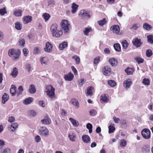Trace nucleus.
Listing matches in <instances>:
<instances>
[{
  "instance_id": "nucleus-1",
  "label": "nucleus",
  "mask_w": 153,
  "mask_h": 153,
  "mask_svg": "<svg viewBox=\"0 0 153 153\" xmlns=\"http://www.w3.org/2000/svg\"><path fill=\"white\" fill-rule=\"evenodd\" d=\"M58 27L56 23L53 24L51 27V31L53 36L57 38L60 37L63 33L62 30L58 29Z\"/></svg>"
},
{
  "instance_id": "nucleus-2",
  "label": "nucleus",
  "mask_w": 153,
  "mask_h": 153,
  "mask_svg": "<svg viewBox=\"0 0 153 153\" xmlns=\"http://www.w3.org/2000/svg\"><path fill=\"white\" fill-rule=\"evenodd\" d=\"M20 54V50H16L13 48L11 49L8 52V55L14 60L19 59V57Z\"/></svg>"
},
{
  "instance_id": "nucleus-3",
  "label": "nucleus",
  "mask_w": 153,
  "mask_h": 153,
  "mask_svg": "<svg viewBox=\"0 0 153 153\" xmlns=\"http://www.w3.org/2000/svg\"><path fill=\"white\" fill-rule=\"evenodd\" d=\"M61 28L64 33H67L69 31L70 24L67 20H62L61 24Z\"/></svg>"
},
{
  "instance_id": "nucleus-4",
  "label": "nucleus",
  "mask_w": 153,
  "mask_h": 153,
  "mask_svg": "<svg viewBox=\"0 0 153 153\" xmlns=\"http://www.w3.org/2000/svg\"><path fill=\"white\" fill-rule=\"evenodd\" d=\"M55 89L51 85H49L46 87V92L51 98H53L54 97L55 94Z\"/></svg>"
},
{
  "instance_id": "nucleus-5",
  "label": "nucleus",
  "mask_w": 153,
  "mask_h": 153,
  "mask_svg": "<svg viewBox=\"0 0 153 153\" xmlns=\"http://www.w3.org/2000/svg\"><path fill=\"white\" fill-rule=\"evenodd\" d=\"M79 16L82 19H86L90 17V13L87 10H82L79 11Z\"/></svg>"
},
{
  "instance_id": "nucleus-6",
  "label": "nucleus",
  "mask_w": 153,
  "mask_h": 153,
  "mask_svg": "<svg viewBox=\"0 0 153 153\" xmlns=\"http://www.w3.org/2000/svg\"><path fill=\"white\" fill-rule=\"evenodd\" d=\"M141 134L143 137L145 139H148L151 137L150 131L147 128L143 129L141 131Z\"/></svg>"
},
{
  "instance_id": "nucleus-7",
  "label": "nucleus",
  "mask_w": 153,
  "mask_h": 153,
  "mask_svg": "<svg viewBox=\"0 0 153 153\" xmlns=\"http://www.w3.org/2000/svg\"><path fill=\"white\" fill-rule=\"evenodd\" d=\"M39 133L41 135H42L45 136H48L49 135L48 130L45 127H42L40 129Z\"/></svg>"
},
{
  "instance_id": "nucleus-8",
  "label": "nucleus",
  "mask_w": 153,
  "mask_h": 153,
  "mask_svg": "<svg viewBox=\"0 0 153 153\" xmlns=\"http://www.w3.org/2000/svg\"><path fill=\"white\" fill-rule=\"evenodd\" d=\"M141 39L137 38L134 39L132 40V43L137 48L140 47L142 44L141 42Z\"/></svg>"
},
{
  "instance_id": "nucleus-9",
  "label": "nucleus",
  "mask_w": 153,
  "mask_h": 153,
  "mask_svg": "<svg viewBox=\"0 0 153 153\" xmlns=\"http://www.w3.org/2000/svg\"><path fill=\"white\" fill-rule=\"evenodd\" d=\"M53 45L49 42L46 43L45 47L44 48L45 51L47 52H50L52 50Z\"/></svg>"
},
{
  "instance_id": "nucleus-10",
  "label": "nucleus",
  "mask_w": 153,
  "mask_h": 153,
  "mask_svg": "<svg viewBox=\"0 0 153 153\" xmlns=\"http://www.w3.org/2000/svg\"><path fill=\"white\" fill-rule=\"evenodd\" d=\"M110 30L113 33L118 34L120 32V28L119 25H114L111 27Z\"/></svg>"
},
{
  "instance_id": "nucleus-11",
  "label": "nucleus",
  "mask_w": 153,
  "mask_h": 153,
  "mask_svg": "<svg viewBox=\"0 0 153 153\" xmlns=\"http://www.w3.org/2000/svg\"><path fill=\"white\" fill-rule=\"evenodd\" d=\"M102 71L104 74L108 76L111 74V69L108 66H106L103 68Z\"/></svg>"
},
{
  "instance_id": "nucleus-12",
  "label": "nucleus",
  "mask_w": 153,
  "mask_h": 153,
  "mask_svg": "<svg viewBox=\"0 0 153 153\" xmlns=\"http://www.w3.org/2000/svg\"><path fill=\"white\" fill-rule=\"evenodd\" d=\"M132 82L130 79H128L124 81L123 86L126 89H128L132 84Z\"/></svg>"
},
{
  "instance_id": "nucleus-13",
  "label": "nucleus",
  "mask_w": 153,
  "mask_h": 153,
  "mask_svg": "<svg viewBox=\"0 0 153 153\" xmlns=\"http://www.w3.org/2000/svg\"><path fill=\"white\" fill-rule=\"evenodd\" d=\"M74 77V76L73 74L70 72L68 74L65 75L64 78L65 80L71 81L73 79Z\"/></svg>"
},
{
  "instance_id": "nucleus-14",
  "label": "nucleus",
  "mask_w": 153,
  "mask_h": 153,
  "mask_svg": "<svg viewBox=\"0 0 153 153\" xmlns=\"http://www.w3.org/2000/svg\"><path fill=\"white\" fill-rule=\"evenodd\" d=\"M32 18V17L31 16H25L23 17V22L25 24H27L31 22Z\"/></svg>"
},
{
  "instance_id": "nucleus-15",
  "label": "nucleus",
  "mask_w": 153,
  "mask_h": 153,
  "mask_svg": "<svg viewBox=\"0 0 153 153\" xmlns=\"http://www.w3.org/2000/svg\"><path fill=\"white\" fill-rule=\"evenodd\" d=\"M94 88L92 86H89L87 88L86 93L88 95L91 96L93 94L92 92Z\"/></svg>"
},
{
  "instance_id": "nucleus-16",
  "label": "nucleus",
  "mask_w": 153,
  "mask_h": 153,
  "mask_svg": "<svg viewBox=\"0 0 153 153\" xmlns=\"http://www.w3.org/2000/svg\"><path fill=\"white\" fill-rule=\"evenodd\" d=\"M51 120L48 116H46L45 117V119L41 120V122L44 124L48 125L51 123Z\"/></svg>"
},
{
  "instance_id": "nucleus-17",
  "label": "nucleus",
  "mask_w": 153,
  "mask_h": 153,
  "mask_svg": "<svg viewBox=\"0 0 153 153\" xmlns=\"http://www.w3.org/2000/svg\"><path fill=\"white\" fill-rule=\"evenodd\" d=\"M82 140L84 143H88L90 142L91 138L88 135L85 134L82 136Z\"/></svg>"
},
{
  "instance_id": "nucleus-18",
  "label": "nucleus",
  "mask_w": 153,
  "mask_h": 153,
  "mask_svg": "<svg viewBox=\"0 0 153 153\" xmlns=\"http://www.w3.org/2000/svg\"><path fill=\"white\" fill-rule=\"evenodd\" d=\"M108 61L110 65L112 66H116L117 65V61L115 58H111L109 59Z\"/></svg>"
},
{
  "instance_id": "nucleus-19",
  "label": "nucleus",
  "mask_w": 153,
  "mask_h": 153,
  "mask_svg": "<svg viewBox=\"0 0 153 153\" xmlns=\"http://www.w3.org/2000/svg\"><path fill=\"white\" fill-rule=\"evenodd\" d=\"M28 91L30 94H34L36 91V89L35 85L33 84L30 85Z\"/></svg>"
},
{
  "instance_id": "nucleus-20",
  "label": "nucleus",
  "mask_w": 153,
  "mask_h": 153,
  "mask_svg": "<svg viewBox=\"0 0 153 153\" xmlns=\"http://www.w3.org/2000/svg\"><path fill=\"white\" fill-rule=\"evenodd\" d=\"M9 96L6 93H5L4 94L2 97V102L3 104L5 103L9 99Z\"/></svg>"
},
{
  "instance_id": "nucleus-21",
  "label": "nucleus",
  "mask_w": 153,
  "mask_h": 153,
  "mask_svg": "<svg viewBox=\"0 0 153 153\" xmlns=\"http://www.w3.org/2000/svg\"><path fill=\"white\" fill-rule=\"evenodd\" d=\"M23 11L20 9H17L15 10L13 13V14L16 16H21L22 15Z\"/></svg>"
},
{
  "instance_id": "nucleus-22",
  "label": "nucleus",
  "mask_w": 153,
  "mask_h": 153,
  "mask_svg": "<svg viewBox=\"0 0 153 153\" xmlns=\"http://www.w3.org/2000/svg\"><path fill=\"white\" fill-rule=\"evenodd\" d=\"M78 6L75 3H73L71 6L72 9L71 12L72 13H74L77 11Z\"/></svg>"
},
{
  "instance_id": "nucleus-23",
  "label": "nucleus",
  "mask_w": 153,
  "mask_h": 153,
  "mask_svg": "<svg viewBox=\"0 0 153 153\" xmlns=\"http://www.w3.org/2000/svg\"><path fill=\"white\" fill-rule=\"evenodd\" d=\"M68 45L67 42H64L59 45V47L60 50H62L67 47Z\"/></svg>"
},
{
  "instance_id": "nucleus-24",
  "label": "nucleus",
  "mask_w": 153,
  "mask_h": 153,
  "mask_svg": "<svg viewBox=\"0 0 153 153\" xmlns=\"http://www.w3.org/2000/svg\"><path fill=\"white\" fill-rule=\"evenodd\" d=\"M33 99L31 97H29L25 99L23 101L24 104L28 105L31 103L33 101Z\"/></svg>"
},
{
  "instance_id": "nucleus-25",
  "label": "nucleus",
  "mask_w": 153,
  "mask_h": 153,
  "mask_svg": "<svg viewBox=\"0 0 153 153\" xmlns=\"http://www.w3.org/2000/svg\"><path fill=\"white\" fill-rule=\"evenodd\" d=\"M71 102L76 108H78L79 107V103L77 100L73 99L71 100Z\"/></svg>"
},
{
  "instance_id": "nucleus-26",
  "label": "nucleus",
  "mask_w": 153,
  "mask_h": 153,
  "mask_svg": "<svg viewBox=\"0 0 153 153\" xmlns=\"http://www.w3.org/2000/svg\"><path fill=\"white\" fill-rule=\"evenodd\" d=\"M16 87L13 85H12L10 90V92L12 96H14L16 95Z\"/></svg>"
},
{
  "instance_id": "nucleus-27",
  "label": "nucleus",
  "mask_w": 153,
  "mask_h": 153,
  "mask_svg": "<svg viewBox=\"0 0 153 153\" xmlns=\"http://www.w3.org/2000/svg\"><path fill=\"white\" fill-rule=\"evenodd\" d=\"M18 69L16 68L15 67L13 69V71L11 74L13 78H16L18 75Z\"/></svg>"
},
{
  "instance_id": "nucleus-28",
  "label": "nucleus",
  "mask_w": 153,
  "mask_h": 153,
  "mask_svg": "<svg viewBox=\"0 0 153 153\" xmlns=\"http://www.w3.org/2000/svg\"><path fill=\"white\" fill-rule=\"evenodd\" d=\"M68 137L70 140L72 141H74L76 136L75 134L73 133H70L68 134Z\"/></svg>"
},
{
  "instance_id": "nucleus-29",
  "label": "nucleus",
  "mask_w": 153,
  "mask_h": 153,
  "mask_svg": "<svg viewBox=\"0 0 153 153\" xmlns=\"http://www.w3.org/2000/svg\"><path fill=\"white\" fill-rule=\"evenodd\" d=\"M40 61L42 65L43 64L46 65L47 64L48 62V59L46 57H42L40 58Z\"/></svg>"
},
{
  "instance_id": "nucleus-30",
  "label": "nucleus",
  "mask_w": 153,
  "mask_h": 153,
  "mask_svg": "<svg viewBox=\"0 0 153 153\" xmlns=\"http://www.w3.org/2000/svg\"><path fill=\"white\" fill-rule=\"evenodd\" d=\"M69 120L74 126L77 127L79 126V123L77 121H76L72 118H69Z\"/></svg>"
},
{
  "instance_id": "nucleus-31",
  "label": "nucleus",
  "mask_w": 153,
  "mask_h": 153,
  "mask_svg": "<svg viewBox=\"0 0 153 153\" xmlns=\"http://www.w3.org/2000/svg\"><path fill=\"white\" fill-rule=\"evenodd\" d=\"M125 71L127 74L131 75L134 71V69L133 68L128 67L125 69Z\"/></svg>"
},
{
  "instance_id": "nucleus-32",
  "label": "nucleus",
  "mask_w": 153,
  "mask_h": 153,
  "mask_svg": "<svg viewBox=\"0 0 153 153\" xmlns=\"http://www.w3.org/2000/svg\"><path fill=\"white\" fill-rule=\"evenodd\" d=\"M108 99L105 94H103L100 97V101L102 103V102H106L108 101Z\"/></svg>"
},
{
  "instance_id": "nucleus-33",
  "label": "nucleus",
  "mask_w": 153,
  "mask_h": 153,
  "mask_svg": "<svg viewBox=\"0 0 153 153\" xmlns=\"http://www.w3.org/2000/svg\"><path fill=\"white\" fill-rule=\"evenodd\" d=\"M23 90L24 89L23 86L22 85L19 86L18 88V91L16 92L17 96H18L21 94Z\"/></svg>"
},
{
  "instance_id": "nucleus-34",
  "label": "nucleus",
  "mask_w": 153,
  "mask_h": 153,
  "mask_svg": "<svg viewBox=\"0 0 153 153\" xmlns=\"http://www.w3.org/2000/svg\"><path fill=\"white\" fill-rule=\"evenodd\" d=\"M114 48L116 51L119 52L121 51V47L119 44L117 43L114 44Z\"/></svg>"
},
{
  "instance_id": "nucleus-35",
  "label": "nucleus",
  "mask_w": 153,
  "mask_h": 153,
  "mask_svg": "<svg viewBox=\"0 0 153 153\" xmlns=\"http://www.w3.org/2000/svg\"><path fill=\"white\" fill-rule=\"evenodd\" d=\"M15 27L17 30H20L22 29V25L19 22H17L15 23Z\"/></svg>"
},
{
  "instance_id": "nucleus-36",
  "label": "nucleus",
  "mask_w": 153,
  "mask_h": 153,
  "mask_svg": "<svg viewBox=\"0 0 153 153\" xmlns=\"http://www.w3.org/2000/svg\"><path fill=\"white\" fill-rule=\"evenodd\" d=\"M142 149L143 152H148L150 151V147L149 145H145L143 146L142 148Z\"/></svg>"
},
{
  "instance_id": "nucleus-37",
  "label": "nucleus",
  "mask_w": 153,
  "mask_h": 153,
  "mask_svg": "<svg viewBox=\"0 0 153 153\" xmlns=\"http://www.w3.org/2000/svg\"><path fill=\"white\" fill-rule=\"evenodd\" d=\"M143 27L145 29L149 30L152 29V27L147 23H145L143 25Z\"/></svg>"
},
{
  "instance_id": "nucleus-38",
  "label": "nucleus",
  "mask_w": 153,
  "mask_h": 153,
  "mask_svg": "<svg viewBox=\"0 0 153 153\" xmlns=\"http://www.w3.org/2000/svg\"><path fill=\"white\" fill-rule=\"evenodd\" d=\"M106 22L105 18H103L102 20L98 21L97 22L99 25L100 26H103L106 23Z\"/></svg>"
},
{
  "instance_id": "nucleus-39",
  "label": "nucleus",
  "mask_w": 153,
  "mask_h": 153,
  "mask_svg": "<svg viewBox=\"0 0 153 153\" xmlns=\"http://www.w3.org/2000/svg\"><path fill=\"white\" fill-rule=\"evenodd\" d=\"M123 48L124 49H126L128 47V44L126 40L123 41L121 42Z\"/></svg>"
},
{
  "instance_id": "nucleus-40",
  "label": "nucleus",
  "mask_w": 153,
  "mask_h": 153,
  "mask_svg": "<svg viewBox=\"0 0 153 153\" xmlns=\"http://www.w3.org/2000/svg\"><path fill=\"white\" fill-rule=\"evenodd\" d=\"M72 58L74 59L76 61V63L78 65L80 62V59L79 57L77 55H75L72 57Z\"/></svg>"
},
{
  "instance_id": "nucleus-41",
  "label": "nucleus",
  "mask_w": 153,
  "mask_h": 153,
  "mask_svg": "<svg viewBox=\"0 0 153 153\" xmlns=\"http://www.w3.org/2000/svg\"><path fill=\"white\" fill-rule=\"evenodd\" d=\"M18 124L17 123H13L11 126L10 129L12 131H14L18 127Z\"/></svg>"
},
{
  "instance_id": "nucleus-42",
  "label": "nucleus",
  "mask_w": 153,
  "mask_h": 153,
  "mask_svg": "<svg viewBox=\"0 0 153 153\" xmlns=\"http://www.w3.org/2000/svg\"><path fill=\"white\" fill-rule=\"evenodd\" d=\"M148 42L150 44H153V36L152 35H149L147 36Z\"/></svg>"
},
{
  "instance_id": "nucleus-43",
  "label": "nucleus",
  "mask_w": 153,
  "mask_h": 153,
  "mask_svg": "<svg viewBox=\"0 0 153 153\" xmlns=\"http://www.w3.org/2000/svg\"><path fill=\"white\" fill-rule=\"evenodd\" d=\"M108 133L111 134L113 133L115 130V128L113 126L110 125L108 127Z\"/></svg>"
},
{
  "instance_id": "nucleus-44",
  "label": "nucleus",
  "mask_w": 153,
  "mask_h": 153,
  "mask_svg": "<svg viewBox=\"0 0 153 153\" xmlns=\"http://www.w3.org/2000/svg\"><path fill=\"white\" fill-rule=\"evenodd\" d=\"M153 53L152 50L151 49H147L146 51V55L147 57H150L152 55Z\"/></svg>"
},
{
  "instance_id": "nucleus-45",
  "label": "nucleus",
  "mask_w": 153,
  "mask_h": 153,
  "mask_svg": "<svg viewBox=\"0 0 153 153\" xmlns=\"http://www.w3.org/2000/svg\"><path fill=\"white\" fill-rule=\"evenodd\" d=\"M142 83L144 85H150V82L149 79L145 78L143 80Z\"/></svg>"
},
{
  "instance_id": "nucleus-46",
  "label": "nucleus",
  "mask_w": 153,
  "mask_h": 153,
  "mask_svg": "<svg viewBox=\"0 0 153 153\" xmlns=\"http://www.w3.org/2000/svg\"><path fill=\"white\" fill-rule=\"evenodd\" d=\"M134 59L139 64L143 63L144 61L143 59L140 57H137L134 58Z\"/></svg>"
},
{
  "instance_id": "nucleus-47",
  "label": "nucleus",
  "mask_w": 153,
  "mask_h": 153,
  "mask_svg": "<svg viewBox=\"0 0 153 153\" xmlns=\"http://www.w3.org/2000/svg\"><path fill=\"white\" fill-rule=\"evenodd\" d=\"M86 128L89 130V132L90 133H92V126L90 123H88L86 125Z\"/></svg>"
},
{
  "instance_id": "nucleus-48",
  "label": "nucleus",
  "mask_w": 153,
  "mask_h": 153,
  "mask_svg": "<svg viewBox=\"0 0 153 153\" xmlns=\"http://www.w3.org/2000/svg\"><path fill=\"white\" fill-rule=\"evenodd\" d=\"M28 113L29 115L33 117L36 116L37 114L36 112L33 110H31L29 111Z\"/></svg>"
},
{
  "instance_id": "nucleus-49",
  "label": "nucleus",
  "mask_w": 153,
  "mask_h": 153,
  "mask_svg": "<svg viewBox=\"0 0 153 153\" xmlns=\"http://www.w3.org/2000/svg\"><path fill=\"white\" fill-rule=\"evenodd\" d=\"M108 84L110 86L112 87L115 86L116 85L115 82L114 80H110L108 81Z\"/></svg>"
},
{
  "instance_id": "nucleus-50",
  "label": "nucleus",
  "mask_w": 153,
  "mask_h": 153,
  "mask_svg": "<svg viewBox=\"0 0 153 153\" xmlns=\"http://www.w3.org/2000/svg\"><path fill=\"white\" fill-rule=\"evenodd\" d=\"M7 12L6 10V8L3 7L2 8L0 9V15L2 16L4 15L5 14L7 13Z\"/></svg>"
},
{
  "instance_id": "nucleus-51",
  "label": "nucleus",
  "mask_w": 153,
  "mask_h": 153,
  "mask_svg": "<svg viewBox=\"0 0 153 153\" xmlns=\"http://www.w3.org/2000/svg\"><path fill=\"white\" fill-rule=\"evenodd\" d=\"M40 52V49L38 47H35L33 51V53L34 54H37Z\"/></svg>"
},
{
  "instance_id": "nucleus-52",
  "label": "nucleus",
  "mask_w": 153,
  "mask_h": 153,
  "mask_svg": "<svg viewBox=\"0 0 153 153\" xmlns=\"http://www.w3.org/2000/svg\"><path fill=\"white\" fill-rule=\"evenodd\" d=\"M126 140L123 139L121 140L120 145L121 146L124 147L126 145Z\"/></svg>"
},
{
  "instance_id": "nucleus-53",
  "label": "nucleus",
  "mask_w": 153,
  "mask_h": 153,
  "mask_svg": "<svg viewBox=\"0 0 153 153\" xmlns=\"http://www.w3.org/2000/svg\"><path fill=\"white\" fill-rule=\"evenodd\" d=\"M91 28H85V30L83 31L85 35L87 36L88 33L91 31Z\"/></svg>"
},
{
  "instance_id": "nucleus-54",
  "label": "nucleus",
  "mask_w": 153,
  "mask_h": 153,
  "mask_svg": "<svg viewBox=\"0 0 153 153\" xmlns=\"http://www.w3.org/2000/svg\"><path fill=\"white\" fill-rule=\"evenodd\" d=\"M43 17L44 19H45V21H47L48 20L49 17H50V15L49 14L47 13H45L43 15Z\"/></svg>"
},
{
  "instance_id": "nucleus-55",
  "label": "nucleus",
  "mask_w": 153,
  "mask_h": 153,
  "mask_svg": "<svg viewBox=\"0 0 153 153\" xmlns=\"http://www.w3.org/2000/svg\"><path fill=\"white\" fill-rule=\"evenodd\" d=\"M89 113L91 115L94 116L96 115L97 112L94 109H91L89 111Z\"/></svg>"
},
{
  "instance_id": "nucleus-56",
  "label": "nucleus",
  "mask_w": 153,
  "mask_h": 153,
  "mask_svg": "<svg viewBox=\"0 0 153 153\" xmlns=\"http://www.w3.org/2000/svg\"><path fill=\"white\" fill-rule=\"evenodd\" d=\"M85 82V80L83 79H80L78 81L79 84L81 86L84 84Z\"/></svg>"
},
{
  "instance_id": "nucleus-57",
  "label": "nucleus",
  "mask_w": 153,
  "mask_h": 153,
  "mask_svg": "<svg viewBox=\"0 0 153 153\" xmlns=\"http://www.w3.org/2000/svg\"><path fill=\"white\" fill-rule=\"evenodd\" d=\"M140 26L139 25H138L137 24H134L132 27L131 28V29H133L134 30H137L139 27Z\"/></svg>"
},
{
  "instance_id": "nucleus-58",
  "label": "nucleus",
  "mask_w": 153,
  "mask_h": 153,
  "mask_svg": "<svg viewBox=\"0 0 153 153\" xmlns=\"http://www.w3.org/2000/svg\"><path fill=\"white\" fill-rule=\"evenodd\" d=\"M39 106L44 107L45 106V102L43 101L40 100L39 102Z\"/></svg>"
},
{
  "instance_id": "nucleus-59",
  "label": "nucleus",
  "mask_w": 153,
  "mask_h": 153,
  "mask_svg": "<svg viewBox=\"0 0 153 153\" xmlns=\"http://www.w3.org/2000/svg\"><path fill=\"white\" fill-rule=\"evenodd\" d=\"M41 140V138L40 137L39 135H36L35 138V141L37 143L40 142Z\"/></svg>"
},
{
  "instance_id": "nucleus-60",
  "label": "nucleus",
  "mask_w": 153,
  "mask_h": 153,
  "mask_svg": "<svg viewBox=\"0 0 153 153\" xmlns=\"http://www.w3.org/2000/svg\"><path fill=\"white\" fill-rule=\"evenodd\" d=\"M23 52L24 53V54L25 56H27V54L29 52V51L26 48H25L23 50Z\"/></svg>"
},
{
  "instance_id": "nucleus-61",
  "label": "nucleus",
  "mask_w": 153,
  "mask_h": 153,
  "mask_svg": "<svg viewBox=\"0 0 153 153\" xmlns=\"http://www.w3.org/2000/svg\"><path fill=\"white\" fill-rule=\"evenodd\" d=\"M25 41L24 39H20L19 41V45H20L24 46L25 44Z\"/></svg>"
},
{
  "instance_id": "nucleus-62",
  "label": "nucleus",
  "mask_w": 153,
  "mask_h": 153,
  "mask_svg": "<svg viewBox=\"0 0 153 153\" xmlns=\"http://www.w3.org/2000/svg\"><path fill=\"white\" fill-rule=\"evenodd\" d=\"M15 118L11 116L9 117L8 121L12 123L14 122L15 121Z\"/></svg>"
},
{
  "instance_id": "nucleus-63",
  "label": "nucleus",
  "mask_w": 153,
  "mask_h": 153,
  "mask_svg": "<svg viewBox=\"0 0 153 153\" xmlns=\"http://www.w3.org/2000/svg\"><path fill=\"white\" fill-rule=\"evenodd\" d=\"M100 59L99 57H97L94 59V64H97L100 61Z\"/></svg>"
},
{
  "instance_id": "nucleus-64",
  "label": "nucleus",
  "mask_w": 153,
  "mask_h": 153,
  "mask_svg": "<svg viewBox=\"0 0 153 153\" xmlns=\"http://www.w3.org/2000/svg\"><path fill=\"white\" fill-rule=\"evenodd\" d=\"M10 149L8 148L5 149L3 151V153H10Z\"/></svg>"
}]
</instances>
